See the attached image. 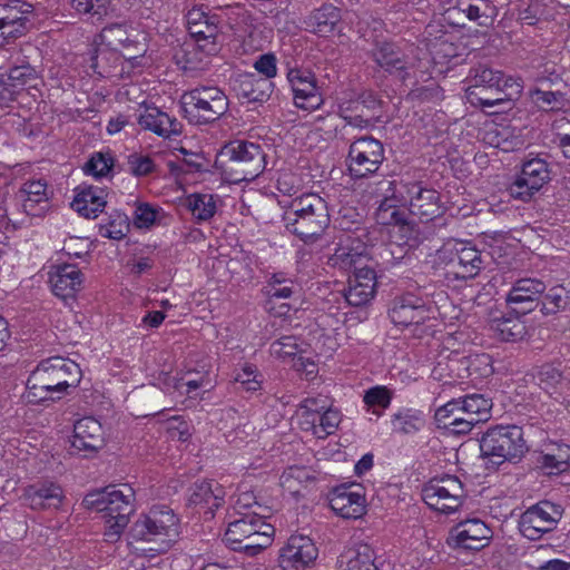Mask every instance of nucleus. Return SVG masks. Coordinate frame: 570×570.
<instances>
[{"instance_id": "f257e3e1", "label": "nucleus", "mask_w": 570, "mask_h": 570, "mask_svg": "<svg viewBox=\"0 0 570 570\" xmlns=\"http://www.w3.org/2000/svg\"><path fill=\"white\" fill-rule=\"evenodd\" d=\"M79 381L80 367L76 362L60 356L50 357L31 372L22 399L30 404L60 400Z\"/></svg>"}, {"instance_id": "f03ea898", "label": "nucleus", "mask_w": 570, "mask_h": 570, "mask_svg": "<svg viewBox=\"0 0 570 570\" xmlns=\"http://www.w3.org/2000/svg\"><path fill=\"white\" fill-rule=\"evenodd\" d=\"M134 490L124 484L120 489L107 487L88 493L83 498V505L101 512L105 520V540L107 542H117L124 530L129 523V518L134 512Z\"/></svg>"}, {"instance_id": "7ed1b4c3", "label": "nucleus", "mask_w": 570, "mask_h": 570, "mask_svg": "<svg viewBox=\"0 0 570 570\" xmlns=\"http://www.w3.org/2000/svg\"><path fill=\"white\" fill-rule=\"evenodd\" d=\"M283 220L286 229L302 240L317 239L330 225L327 203L317 194H304L292 200Z\"/></svg>"}, {"instance_id": "20e7f679", "label": "nucleus", "mask_w": 570, "mask_h": 570, "mask_svg": "<svg viewBox=\"0 0 570 570\" xmlns=\"http://www.w3.org/2000/svg\"><path fill=\"white\" fill-rule=\"evenodd\" d=\"M438 42L426 48L410 47L409 53L401 52L393 43H381L372 52L375 62L390 72H399L403 79L414 77L424 80L430 78V69L435 60L433 48Z\"/></svg>"}, {"instance_id": "39448f33", "label": "nucleus", "mask_w": 570, "mask_h": 570, "mask_svg": "<svg viewBox=\"0 0 570 570\" xmlns=\"http://www.w3.org/2000/svg\"><path fill=\"white\" fill-rule=\"evenodd\" d=\"M225 178L233 184L250 181L265 169V154L259 145L244 140L227 144L217 158Z\"/></svg>"}, {"instance_id": "423d86ee", "label": "nucleus", "mask_w": 570, "mask_h": 570, "mask_svg": "<svg viewBox=\"0 0 570 570\" xmlns=\"http://www.w3.org/2000/svg\"><path fill=\"white\" fill-rule=\"evenodd\" d=\"M134 540L149 543V551L164 553L178 535V519L166 505L153 507L130 529Z\"/></svg>"}, {"instance_id": "0eeeda50", "label": "nucleus", "mask_w": 570, "mask_h": 570, "mask_svg": "<svg viewBox=\"0 0 570 570\" xmlns=\"http://www.w3.org/2000/svg\"><path fill=\"white\" fill-rule=\"evenodd\" d=\"M273 533L274 528L256 512L244 513L229 522L224 540L232 550L254 557L272 543Z\"/></svg>"}, {"instance_id": "6e6552de", "label": "nucleus", "mask_w": 570, "mask_h": 570, "mask_svg": "<svg viewBox=\"0 0 570 570\" xmlns=\"http://www.w3.org/2000/svg\"><path fill=\"white\" fill-rule=\"evenodd\" d=\"M480 450L494 464L518 461L527 451L522 429L517 425L490 428L480 440Z\"/></svg>"}, {"instance_id": "1a4fd4ad", "label": "nucleus", "mask_w": 570, "mask_h": 570, "mask_svg": "<svg viewBox=\"0 0 570 570\" xmlns=\"http://www.w3.org/2000/svg\"><path fill=\"white\" fill-rule=\"evenodd\" d=\"M187 118L195 124H209L219 119L228 109V98L217 87L195 88L183 96Z\"/></svg>"}, {"instance_id": "9d476101", "label": "nucleus", "mask_w": 570, "mask_h": 570, "mask_svg": "<svg viewBox=\"0 0 570 570\" xmlns=\"http://www.w3.org/2000/svg\"><path fill=\"white\" fill-rule=\"evenodd\" d=\"M423 501L442 513L456 511L465 499L463 483L455 475H443L430 480L422 489Z\"/></svg>"}, {"instance_id": "9b49d317", "label": "nucleus", "mask_w": 570, "mask_h": 570, "mask_svg": "<svg viewBox=\"0 0 570 570\" xmlns=\"http://www.w3.org/2000/svg\"><path fill=\"white\" fill-rule=\"evenodd\" d=\"M440 258L445 262L446 276L449 278L471 279L483 267L480 250L463 242L445 244L440 250Z\"/></svg>"}, {"instance_id": "f8f14e48", "label": "nucleus", "mask_w": 570, "mask_h": 570, "mask_svg": "<svg viewBox=\"0 0 570 570\" xmlns=\"http://www.w3.org/2000/svg\"><path fill=\"white\" fill-rule=\"evenodd\" d=\"M367 240L368 236L364 228H357L355 233L345 234L331 257L332 265L353 272L373 269L368 264L371 255Z\"/></svg>"}, {"instance_id": "ddd939ff", "label": "nucleus", "mask_w": 570, "mask_h": 570, "mask_svg": "<svg viewBox=\"0 0 570 570\" xmlns=\"http://www.w3.org/2000/svg\"><path fill=\"white\" fill-rule=\"evenodd\" d=\"M384 160L380 140L365 136L354 140L348 149V171L354 178H364L377 171Z\"/></svg>"}, {"instance_id": "4468645a", "label": "nucleus", "mask_w": 570, "mask_h": 570, "mask_svg": "<svg viewBox=\"0 0 570 570\" xmlns=\"http://www.w3.org/2000/svg\"><path fill=\"white\" fill-rule=\"evenodd\" d=\"M391 321L399 326H417L436 320L438 309L413 294L395 297L389 311Z\"/></svg>"}, {"instance_id": "2eb2a0df", "label": "nucleus", "mask_w": 570, "mask_h": 570, "mask_svg": "<svg viewBox=\"0 0 570 570\" xmlns=\"http://www.w3.org/2000/svg\"><path fill=\"white\" fill-rule=\"evenodd\" d=\"M219 19L202 9L194 8L187 13V24L190 36L196 41L197 50L204 56H214L219 47L217 37L219 33Z\"/></svg>"}, {"instance_id": "dca6fc26", "label": "nucleus", "mask_w": 570, "mask_h": 570, "mask_svg": "<svg viewBox=\"0 0 570 570\" xmlns=\"http://www.w3.org/2000/svg\"><path fill=\"white\" fill-rule=\"evenodd\" d=\"M560 519L561 511L557 505L549 501H541L522 513L519 528L529 540H538L544 533L552 531Z\"/></svg>"}, {"instance_id": "f3484780", "label": "nucleus", "mask_w": 570, "mask_h": 570, "mask_svg": "<svg viewBox=\"0 0 570 570\" xmlns=\"http://www.w3.org/2000/svg\"><path fill=\"white\" fill-rule=\"evenodd\" d=\"M548 163L542 158H532L523 163L520 175L510 187L514 198L528 202L550 180Z\"/></svg>"}, {"instance_id": "a211bd4d", "label": "nucleus", "mask_w": 570, "mask_h": 570, "mask_svg": "<svg viewBox=\"0 0 570 570\" xmlns=\"http://www.w3.org/2000/svg\"><path fill=\"white\" fill-rule=\"evenodd\" d=\"M318 549L313 540L303 534H293L279 553L282 570H304L317 558Z\"/></svg>"}, {"instance_id": "6ab92c4d", "label": "nucleus", "mask_w": 570, "mask_h": 570, "mask_svg": "<svg viewBox=\"0 0 570 570\" xmlns=\"http://www.w3.org/2000/svg\"><path fill=\"white\" fill-rule=\"evenodd\" d=\"M400 191L403 199L409 203L410 212L421 220H431L440 215V197L434 189L424 188L420 183L413 181L402 185Z\"/></svg>"}, {"instance_id": "aec40b11", "label": "nucleus", "mask_w": 570, "mask_h": 570, "mask_svg": "<svg viewBox=\"0 0 570 570\" xmlns=\"http://www.w3.org/2000/svg\"><path fill=\"white\" fill-rule=\"evenodd\" d=\"M492 537L491 529L480 519H466L459 522L450 532L449 542L464 550H481Z\"/></svg>"}, {"instance_id": "412c9836", "label": "nucleus", "mask_w": 570, "mask_h": 570, "mask_svg": "<svg viewBox=\"0 0 570 570\" xmlns=\"http://www.w3.org/2000/svg\"><path fill=\"white\" fill-rule=\"evenodd\" d=\"M287 79L293 90L296 107L304 110H314L322 105V95L316 86V79L311 71L291 69L287 73Z\"/></svg>"}, {"instance_id": "4be33fe9", "label": "nucleus", "mask_w": 570, "mask_h": 570, "mask_svg": "<svg viewBox=\"0 0 570 570\" xmlns=\"http://www.w3.org/2000/svg\"><path fill=\"white\" fill-rule=\"evenodd\" d=\"M31 12L32 6L22 0L0 3V35L6 39L21 36L27 29Z\"/></svg>"}, {"instance_id": "5701e85b", "label": "nucleus", "mask_w": 570, "mask_h": 570, "mask_svg": "<svg viewBox=\"0 0 570 570\" xmlns=\"http://www.w3.org/2000/svg\"><path fill=\"white\" fill-rule=\"evenodd\" d=\"M141 129L163 138H171L183 132L181 122L156 106H145L137 116Z\"/></svg>"}, {"instance_id": "b1692460", "label": "nucleus", "mask_w": 570, "mask_h": 570, "mask_svg": "<svg viewBox=\"0 0 570 570\" xmlns=\"http://www.w3.org/2000/svg\"><path fill=\"white\" fill-rule=\"evenodd\" d=\"M49 282L53 294L62 299L72 298L81 289L83 275L72 264H59L51 267Z\"/></svg>"}, {"instance_id": "393cba45", "label": "nucleus", "mask_w": 570, "mask_h": 570, "mask_svg": "<svg viewBox=\"0 0 570 570\" xmlns=\"http://www.w3.org/2000/svg\"><path fill=\"white\" fill-rule=\"evenodd\" d=\"M375 292L376 274L374 269H361L353 272V275L350 276L344 297L348 305L361 307L373 299Z\"/></svg>"}, {"instance_id": "a878e982", "label": "nucleus", "mask_w": 570, "mask_h": 570, "mask_svg": "<svg viewBox=\"0 0 570 570\" xmlns=\"http://www.w3.org/2000/svg\"><path fill=\"white\" fill-rule=\"evenodd\" d=\"M547 286L538 278H521L514 282L507 295V303L521 306L523 314L531 312L539 304V299Z\"/></svg>"}, {"instance_id": "bb28decb", "label": "nucleus", "mask_w": 570, "mask_h": 570, "mask_svg": "<svg viewBox=\"0 0 570 570\" xmlns=\"http://www.w3.org/2000/svg\"><path fill=\"white\" fill-rule=\"evenodd\" d=\"M104 441L102 426L96 419L87 416L75 423L71 444L76 450L96 452Z\"/></svg>"}, {"instance_id": "cd10ccee", "label": "nucleus", "mask_w": 570, "mask_h": 570, "mask_svg": "<svg viewBox=\"0 0 570 570\" xmlns=\"http://www.w3.org/2000/svg\"><path fill=\"white\" fill-rule=\"evenodd\" d=\"M520 79L508 77L501 88L481 92V90L468 89V97L472 104H478L482 108H493L510 102L513 96L521 92L522 85Z\"/></svg>"}, {"instance_id": "c85d7f7f", "label": "nucleus", "mask_w": 570, "mask_h": 570, "mask_svg": "<svg viewBox=\"0 0 570 570\" xmlns=\"http://www.w3.org/2000/svg\"><path fill=\"white\" fill-rule=\"evenodd\" d=\"M330 505L334 512L345 519L361 518L365 512V499L350 488H336L330 495Z\"/></svg>"}, {"instance_id": "c756f323", "label": "nucleus", "mask_w": 570, "mask_h": 570, "mask_svg": "<svg viewBox=\"0 0 570 570\" xmlns=\"http://www.w3.org/2000/svg\"><path fill=\"white\" fill-rule=\"evenodd\" d=\"M24 500L31 509H57L63 500V491L55 483H41L28 487L23 493Z\"/></svg>"}, {"instance_id": "7c9ffc66", "label": "nucleus", "mask_w": 570, "mask_h": 570, "mask_svg": "<svg viewBox=\"0 0 570 570\" xmlns=\"http://www.w3.org/2000/svg\"><path fill=\"white\" fill-rule=\"evenodd\" d=\"M225 498V490L217 482L202 481L194 484L189 497V503L195 507L205 508V513L213 514L218 509Z\"/></svg>"}, {"instance_id": "2f4dec72", "label": "nucleus", "mask_w": 570, "mask_h": 570, "mask_svg": "<svg viewBox=\"0 0 570 570\" xmlns=\"http://www.w3.org/2000/svg\"><path fill=\"white\" fill-rule=\"evenodd\" d=\"M341 21L340 10L331 4L314 10L304 21L306 30L321 37H328Z\"/></svg>"}, {"instance_id": "473e14b6", "label": "nucleus", "mask_w": 570, "mask_h": 570, "mask_svg": "<svg viewBox=\"0 0 570 570\" xmlns=\"http://www.w3.org/2000/svg\"><path fill=\"white\" fill-rule=\"evenodd\" d=\"M374 550L367 543H356L347 548L338 558L342 570H377L374 564Z\"/></svg>"}, {"instance_id": "72a5a7b5", "label": "nucleus", "mask_w": 570, "mask_h": 570, "mask_svg": "<svg viewBox=\"0 0 570 570\" xmlns=\"http://www.w3.org/2000/svg\"><path fill=\"white\" fill-rule=\"evenodd\" d=\"M105 206L104 190L91 186L77 188V194L71 203V207L86 218H96Z\"/></svg>"}, {"instance_id": "f704fd0d", "label": "nucleus", "mask_w": 570, "mask_h": 570, "mask_svg": "<svg viewBox=\"0 0 570 570\" xmlns=\"http://www.w3.org/2000/svg\"><path fill=\"white\" fill-rule=\"evenodd\" d=\"M23 210L39 216L48 204L47 185L41 180L27 181L20 189Z\"/></svg>"}, {"instance_id": "c9c22d12", "label": "nucleus", "mask_w": 570, "mask_h": 570, "mask_svg": "<svg viewBox=\"0 0 570 570\" xmlns=\"http://www.w3.org/2000/svg\"><path fill=\"white\" fill-rule=\"evenodd\" d=\"M490 326L500 340L507 342L518 341L527 333L523 320L512 314L492 317Z\"/></svg>"}, {"instance_id": "e433bc0d", "label": "nucleus", "mask_w": 570, "mask_h": 570, "mask_svg": "<svg viewBox=\"0 0 570 570\" xmlns=\"http://www.w3.org/2000/svg\"><path fill=\"white\" fill-rule=\"evenodd\" d=\"M314 481L313 471L306 466H289L281 475V487L294 497L301 494L302 490Z\"/></svg>"}, {"instance_id": "4c0bfd02", "label": "nucleus", "mask_w": 570, "mask_h": 570, "mask_svg": "<svg viewBox=\"0 0 570 570\" xmlns=\"http://www.w3.org/2000/svg\"><path fill=\"white\" fill-rule=\"evenodd\" d=\"M423 413L417 410L403 409L392 416V429L400 434H414L424 426Z\"/></svg>"}, {"instance_id": "58836bf2", "label": "nucleus", "mask_w": 570, "mask_h": 570, "mask_svg": "<svg viewBox=\"0 0 570 570\" xmlns=\"http://www.w3.org/2000/svg\"><path fill=\"white\" fill-rule=\"evenodd\" d=\"M507 78L501 71L479 66L472 70L471 85L468 89L481 90L484 94V91L501 88Z\"/></svg>"}, {"instance_id": "ea45409f", "label": "nucleus", "mask_w": 570, "mask_h": 570, "mask_svg": "<svg viewBox=\"0 0 570 570\" xmlns=\"http://www.w3.org/2000/svg\"><path fill=\"white\" fill-rule=\"evenodd\" d=\"M306 344L294 335L282 336L269 346L272 356L279 360H294L305 351Z\"/></svg>"}, {"instance_id": "a19ab883", "label": "nucleus", "mask_w": 570, "mask_h": 570, "mask_svg": "<svg viewBox=\"0 0 570 570\" xmlns=\"http://www.w3.org/2000/svg\"><path fill=\"white\" fill-rule=\"evenodd\" d=\"M570 306V287L557 285L551 287L541 299V312L546 315L556 314Z\"/></svg>"}, {"instance_id": "79ce46f5", "label": "nucleus", "mask_w": 570, "mask_h": 570, "mask_svg": "<svg viewBox=\"0 0 570 570\" xmlns=\"http://www.w3.org/2000/svg\"><path fill=\"white\" fill-rule=\"evenodd\" d=\"M188 209L197 220H208L216 213V200L209 194H193L187 198Z\"/></svg>"}, {"instance_id": "37998d69", "label": "nucleus", "mask_w": 570, "mask_h": 570, "mask_svg": "<svg viewBox=\"0 0 570 570\" xmlns=\"http://www.w3.org/2000/svg\"><path fill=\"white\" fill-rule=\"evenodd\" d=\"M460 400L464 406L465 416H468V419H472L479 422L488 420L491 405L489 400H487L483 395L471 394Z\"/></svg>"}, {"instance_id": "c03bdc74", "label": "nucleus", "mask_w": 570, "mask_h": 570, "mask_svg": "<svg viewBox=\"0 0 570 570\" xmlns=\"http://www.w3.org/2000/svg\"><path fill=\"white\" fill-rule=\"evenodd\" d=\"M127 164L129 171L136 177L148 176L158 170L154 157L141 153H134L128 156Z\"/></svg>"}, {"instance_id": "a18cd8bd", "label": "nucleus", "mask_w": 570, "mask_h": 570, "mask_svg": "<svg viewBox=\"0 0 570 570\" xmlns=\"http://www.w3.org/2000/svg\"><path fill=\"white\" fill-rule=\"evenodd\" d=\"M272 83L267 79L249 77L243 81V95L250 101H263L269 96Z\"/></svg>"}, {"instance_id": "49530a36", "label": "nucleus", "mask_w": 570, "mask_h": 570, "mask_svg": "<svg viewBox=\"0 0 570 570\" xmlns=\"http://www.w3.org/2000/svg\"><path fill=\"white\" fill-rule=\"evenodd\" d=\"M110 0H70L71 7L79 14H87L100 20L108 10Z\"/></svg>"}, {"instance_id": "de8ad7c7", "label": "nucleus", "mask_w": 570, "mask_h": 570, "mask_svg": "<svg viewBox=\"0 0 570 570\" xmlns=\"http://www.w3.org/2000/svg\"><path fill=\"white\" fill-rule=\"evenodd\" d=\"M462 416H465V410L460 399L448 402L435 412L436 421L444 428H449L455 419H462Z\"/></svg>"}, {"instance_id": "09e8293b", "label": "nucleus", "mask_w": 570, "mask_h": 570, "mask_svg": "<svg viewBox=\"0 0 570 570\" xmlns=\"http://www.w3.org/2000/svg\"><path fill=\"white\" fill-rule=\"evenodd\" d=\"M559 453H544L540 458V463L549 470V473L563 472L569 466L570 448L559 449Z\"/></svg>"}, {"instance_id": "8fccbe9b", "label": "nucleus", "mask_w": 570, "mask_h": 570, "mask_svg": "<svg viewBox=\"0 0 570 570\" xmlns=\"http://www.w3.org/2000/svg\"><path fill=\"white\" fill-rule=\"evenodd\" d=\"M534 102L547 110H559L564 105L563 95L560 91H550L537 88L531 94Z\"/></svg>"}, {"instance_id": "3c124183", "label": "nucleus", "mask_w": 570, "mask_h": 570, "mask_svg": "<svg viewBox=\"0 0 570 570\" xmlns=\"http://www.w3.org/2000/svg\"><path fill=\"white\" fill-rule=\"evenodd\" d=\"M341 422V414L338 410L327 407L320 414L317 431L315 436L318 439H325L333 434Z\"/></svg>"}, {"instance_id": "603ef678", "label": "nucleus", "mask_w": 570, "mask_h": 570, "mask_svg": "<svg viewBox=\"0 0 570 570\" xmlns=\"http://www.w3.org/2000/svg\"><path fill=\"white\" fill-rule=\"evenodd\" d=\"M114 159L109 154L96 153L86 163L83 169L86 174L94 177H105L112 168Z\"/></svg>"}, {"instance_id": "864d4df0", "label": "nucleus", "mask_w": 570, "mask_h": 570, "mask_svg": "<svg viewBox=\"0 0 570 570\" xmlns=\"http://www.w3.org/2000/svg\"><path fill=\"white\" fill-rule=\"evenodd\" d=\"M159 216V209L148 203H137L134 213V224L138 228H149Z\"/></svg>"}, {"instance_id": "5fc2aeb1", "label": "nucleus", "mask_w": 570, "mask_h": 570, "mask_svg": "<svg viewBox=\"0 0 570 570\" xmlns=\"http://www.w3.org/2000/svg\"><path fill=\"white\" fill-rule=\"evenodd\" d=\"M129 230V224L125 215H118L108 224L100 226L99 233L102 237L115 240L122 239Z\"/></svg>"}, {"instance_id": "6e6d98bb", "label": "nucleus", "mask_w": 570, "mask_h": 570, "mask_svg": "<svg viewBox=\"0 0 570 570\" xmlns=\"http://www.w3.org/2000/svg\"><path fill=\"white\" fill-rule=\"evenodd\" d=\"M100 39L108 47L117 50L125 45V39H128V29L122 24H111L101 30Z\"/></svg>"}, {"instance_id": "4d7b16f0", "label": "nucleus", "mask_w": 570, "mask_h": 570, "mask_svg": "<svg viewBox=\"0 0 570 570\" xmlns=\"http://www.w3.org/2000/svg\"><path fill=\"white\" fill-rule=\"evenodd\" d=\"M298 292V286L293 282L288 281L285 285L282 286H271L267 289L268 294V302H267V309L269 312H274L275 307L273 304L277 299H287L291 298L294 294Z\"/></svg>"}, {"instance_id": "13d9d810", "label": "nucleus", "mask_w": 570, "mask_h": 570, "mask_svg": "<svg viewBox=\"0 0 570 570\" xmlns=\"http://www.w3.org/2000/svg\"><path fill=\"white\" fill-rule=\"evenodd\" d=\"M368 98H370L368 101H366L364 98H362V100H356L354 102V110L361 111V114H358L356 116L345 115L344 114L345 110L342 109V117L344 120H346L347 125L357 127V128H364L368 125V119L365 118V116L363 115V108L364 107L373 108L376 105V100L371 95H368Z\"/></svg>"}, {"instance_id": "bf43d9fd", "label": "nucleus", "mask_w": 570, "mask_h": 570, "mask_svg": "<svg viewBox=\"0 0 570 570\" xmlns=\"http://www.w3.org/2000/svg\"><path fill=\"white\" fill-rule=\"evenodd\" d=\"M364 402L368 406H381L386 409L391 403V394L384 386H375L366 391Z\"/></svg>"}, {"instance_id": "052dcab7", "label": "nucleus", "mask_w": 570, "mask_h": 570, "mask_svg": "<svg viewBox=\"0 0 570 570\" xmlns=\"http://www.w3.org/2000/svg\"><path fill=\"white\" fill-rule=\"evenodd\" d=\"M35 69L29 65L16 66L9 70L8 80L12 87L24 86L35 79Z\"/></svg>"}, {"instance_id": "680f3d73", "label": "nucleus", "mask_w": 570, "mask_h": 570, "mask_svg": "<svg viewBox=\"0 0 570 570\" xmlns=\"http://www.w3.org/2000/svg\"><path fill=\"white\" fill-rule=\"evenodd\" d=\"M410 96L420 101H435L442 98V89L436 82L431 81L428 86L412 89Z\"/></svg>"}, {"instance_id": "e2e57ef3", "label": "nucleus", "mask_w": 570, "mask_h": 570, "mask_svg": "<svg viewBox=\"0 0 570 570\" xmlns=\"http://www.w3.org/2000/svg\"><path fill=\"white\" fill-rule=\"evenodd\" d=\"M328 406V402L325 397H307L299 404L298 409L302 413H314L320 415Z\"/></svg>"}, {"instance_id": "0e129e2a", "label": "nucleus", "mask_w": 570, "mask_h": 570, "mask_svg": "<svg viewBox=\"0 0 570 570\" xmlns=\"http://www.w3.org/2000/svg\"><path fill=\"white\" fill-rule=\"evenodd\" d=\"M255 69L265 76L264 79H269L276 75V59L272 55H263L255 62Z\"/></svg>"}, {"instance_id": "69168bd1", "label": "nucleus", "mask_w": 570, "mask_h": 570, "mask_svg": "<svg viewBox=\"0 0 570 570\" xmlns=\"http://www.w3.org/2000/svg\"><path fill=\"white\" fill-rule=\"evenodd\" d=\"M453 3L445 10L446 19L452 23L465 13L473 0H451Z\"/></svg>"}, {"instance_id": "338daca9", "label": "nucleus", "mask_w": 570, "mask_h": 570, "mask_svg": "<svg viewBox=\"0 0 570 570\" xmlns=\"http://www.w3.org/2000/svg\"><path fill=\"white\" fill-rule=\"evenodd\" d=\"M298 416L301 429L304 431H311L313 435H315V431H317L320 415L314 413H302L298 410Z\"/></svg>"}, {"instance_id": "774afa93", "label": "nucleus", "mask_w": 570, "mask_h": 570, "mask_svg": "<svg viewBox=\"0 0 570 570\" xmlns=\"http://www.w3.org/2000/svg\"><path fill=\"white\" fill-rule=\"evenodd\" d=\"M465 13L463 14L466 19L475 21L484 14V9L488 8L487 0H473Z\"/></svg>"}]
</instances>
